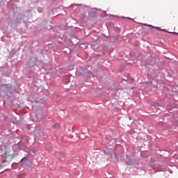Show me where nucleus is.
Returning <instances> with one entry per match:
<instances>
[{"instance_id": "f257e3e1", "label": "nucleus", "mask_w": 178, "mask_h": 178, "mask_svg": "<svg viewBox=\"0 0 178 178\" xmlns=\"http://www.w3.org/2000/svg\"><path fill=\"white\" fill-rule=\"evenodd\" d=\"M58 127H59V124H56L53 125L54 129H58Z\"/></svg>"}, {"instance_id": "f03ea898", "label": "nucleus", "mask_w": 178, "mask_h": 178, "mask_svg": "<svg viewBox=\"0 0 178 178\" xmlns=\"http://www.w3.org/2000/svg\"><path fill=\"white\" fill-rule=\"evenodd\" d=\"M77 4H71L70 6L67 7V9H70V8H73L74 6H76Z\"/></svg>"}, {"instance_id": "7ed1b4c3", "label": "nucleus", "mask_w": 178, "mask_h": 178, "mask_svg": "<svg viewBox=\"0 0 178 178\" xmlns=\"http://www.w3.org/2000/svg\"><path fill=\"white\" fill-rule=\"evenodd\" d=\"M38 11L39 12V13H41L42 12V8H38Z\"/></svg>"}, {"instance_id": "20e7f679", "label": "nucleus", "mask_w": 178, "mask_h": 178, "mask_svg": "<svg viewBox=\"0 0 178 178\" xmlns=\"http://www.w3.org/2000/svg\"><path fill=\"white\" fill-rule=\"evenodd\" d=\"M27 161V159H26V157H24V158H22V159H21V162H22V163H23V161Z\"/></svg>"}, {"instance_id": "39448f33", "label": "nucleus", "mask_w": 178, "mask_h": 178, "mask_svg": "<svg viewBox=\"0 0 178 178\" xmlns=\"http://www.w3.org/2000/svg\"><path fill=\"white\" fill-rule=\"evenodd\" d=\"M156 29H159V30H163V31H165V29H161V28H159V27H156Z\"/></svg>"}, {"instance_id": "423d86ee", "label": "nucleus", "mask_w": 178, "mask_h": 178, "mask_svg": "<svg viewBox=\"0 0 178 178\" xmlns=\"http://www.w3.org/2000/svg\"><path fill=\"white\" fill-rule=\"evenodd\" d=\"M168 33H170V34H173V33H175V32H169V31H168Z\"/></svg>"}, {"instance_id": "0eeeda50", "label": "nucleus", "mask_w": 178, "mask_h": 178, "mask_svg": "<svg viewBox=\"0 0 178 178\" xmlns=\"http://www.w3.org/2000/svg\"><path fill=\"white\" fill-rule=\"evenodd\" d=\"M116 31H120V30L119 29H118L116 30Z\"/></svg>"}, {"instance_id": "6e6552de", "label": "nucleus", "mask_w": 178, "mask_h": 178, "mask_svg": "<svg viewBox=\"0 0 178 178\" xmlns=\"http://www.w3.org/2000/svg\"><path fill=\"white\" fill-rule=\"evenodd\" d=\"M148 26H149V27H152V25H149V24Z\"/></svg>"}, {"instance_id": "1a4fd4ad", "label": "nucleus", "mask_w": 178, "mask_h": 178, "mask_svg": "<svg viewBox=\"0 0 178 178\" xmlns=\"http://www.w3.org/2000/svg\"><path fill=\"white\" fill-rule=\"evenodd\" d=\"M29 152H33V153H34V152H33V151H31V150H30Z\"/></svg>"}, {"instance_id": "9d476101", "label": "nucleus", "mask_w": 178, "mask_h": 178, "mask_svg": "<svg viewBox=\"0 0 178 178\" xmlns=\"http://www.w3.org/2000/svg\"><path fill=\"white\" fill-rule=\"evenodd\" d=\"M127 19H130V17H127Z\"/></svg>"}, {"instance_id": "9b49d317", "label": "nucleus", "mask_w": 178, "mask_h": 178, "mask_svg": "<svg viewBox=\"0 0 178 178\" xmlns=\"http://www.w3.org/2000/svg\"><path fill=\"white\" fill-rule=\"evenodd\" d=\"M177 124H178V122H177Z\"/></svg>"}]
</instances>
